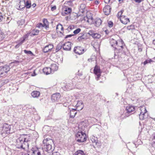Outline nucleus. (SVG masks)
I'll list each match as a JSON object with an SVG mask.
<instances>
[{
	"mask_svg": "<svg viewBox=\"0 0 155 155\" xmlns=\"http://www.w3.org/2000/svg\"><path fill=\"white\" fill-rule=\"evenodd\" d=\"M30 138L26 135H22L16 140L15 146L18 148H21L24 150L28 149L29 142Z\"/></svg>",
	"mask_w": 155,
	"mask_h": 155,
	"instance_id": "nucleus-1",
	"label": "nucleus"
},
{
	"mask_svg": "<svg viewBox=\"0 0 155 155\" xmlns=\"http://www.w3.org/2000/svg\"><path fill=\"white\" fill-rule=\"evenodd\" d=\"M125 46H124V42L122 40L117 41V44L116 47H115L114 49V57L120 56L123 54H125Z\"/></svg>",
	"mask_w": 155,
	"mask_h": 155,
	"instance_id": "nucleus-2",
	"label": "nucleus"
},
{
	"mask_svg": "<svg viewBox=\"0 0 155 155\" xmlns=\"http://www.w3.org/2000/svg\"><path fill=\"white\" fill-rule=\"evenodd\" d=\"M75 135L76 140L78 142H83L86 140V134L82 132H78Z\"/></svg>",
	"mask_w": 155,
	"mask_h": 155,
	"instance_id": "nucleus-3",
	"label": "nucleus"
},
{
	"mask_svg": "<svg viewBox=\"0 0 155 155\" xmlns=\"http://www.w3.org/2000/svg\"><path fill=\"white\" fill-rule=\"evenodd\" d=\"M10 125L6 123H4L3 125L2 131L1 132V134L3 137L6 136L7 134L10 133Z\"/></svg>",
	"mask_w": 155,
	"mask_h": 155,
	"instance_id": "nucleus-4",
	"label": "nucleus"
},
{
	"mask_svg": "<svg viewBox=\"0 0 155 155\" xmlns=\"http://www.w3.org/2000/svg\"><path fill=\"white\" fill-rule=\"evenodd\" d=\"M72 9L68 7V21L74 20L77 18V14L74 12H72Z\"/></svg>",
	"mask_w": 155,
	"mask_h": 155,
	"instance_id": "nucleus-5",
	"label": "nucleus"
},
{
	"mask_svg": "<svg viewBox=\"0 0 155 155\" xmlns=\"http://www.w3.org/2000/svg\"><path fill=\"white\" fill-rule=\"evenodd\" d=\"M94 73L97 76V77L96 78V79L97 80H98L101 76V73L100 68L97 65H96L95 66L94 69Z\"/></svg>",
	"mask_w": 155,
	"mask_h": 155,
	"instance_id": "nucleus-6",
	"label": "nucleus"
},
{
	"mask_svg": "<svg viewBox=\"0 0 155 155\" xmlns=\"http://www.w3.org/2000/svg\"><path fill=\"white\" fill-rule=\"evenodd\" d=\"M74 51L76 54L79 55L83 54L85 51L84 49L81 46L75 47Z\"/></svg>",
	"mask_w": 155,
	"mask_h": 155,
	"instance_id": "nucleus-7",
	"label": "nucleus"
},
{
	"mask_svg": "<svg viewBox=\"0 0 155 155\" xmlns=\"http://www.w3.org/2000/svg\"><path fill=\"white\" fill-rule=\"evenodd\" d=\"M68 1L65 2L62 6L61 15L63 16H65L68 14Z\"/></svg>",
	"mask_w": 155,
	"mask_h": 155,
	"instance_id": "nucleus-8",
	"label": "nucleus"
},
{
	"mask_svg": "<svg viewBox=\"0 0 155 155\" xmlns=\"http://www.w3.org/2000/svg\"><path fill=\"white\" fill-rule=\"evenodd\" d=\"M10 70L9 66L7 65L0 67V72L2 74L7 73Z\"/></svg>",
	"mask_w": 155,
	"mask_h": 155,
	"instance_id": "nucleus-9",
	"label": "nucleus"
},
{
	"mask_svg": "<svg viewBox=\"0 0 155 155\" xmlns=\"http://www.w3.org/2000/svg\"><path fill=\"white\" fill-rule=\"evenodd\" d=\"M61 95L59 93H56L52 94L51 96V99L53 102H58L60 100Z\"/></svg>",
	"mask_w": 155,
	"mask_h": 155,
	"instance_id": "nucleus-10",
	"label": "nucleus"
},
{
	"mask_svg": "<svg viewBox=\"0 0 155 155\" xmlns=\"http://www.w3.org/2000/svg\"><path fill=\"white\" fill-rule=\"evenodd\" d=\"M25 1L24 0H21L19 3L17 4L15 7L18 10H22L25 8Z\"/></svg>",
	"mask_w": 155,
	"mask_h": 155,
	"instance_id": "nucleus-11",
	"label": "nucleus"
},
{
	"mask_svg": "<svg viewBox=\"0 0 155 155\" xmlns=\"http://www.w3.org/2000/svg\"><path fill=\"white\" fill-rule=\"evenodd\" d=\"M142 109L144 110V112L142 111L139 115V117L140 120H143L147 117V111L145 107H142Z\"/></svg>",
	"mask_w": 155,
	"mask_h": 155,
	"instance_id": "nucleus-12",
	"label": "nucleus"
},
{
	"mask_svg": "<svg viewBox=\"0 0 155 155\" xmlns=\"http://www.w3.org/2000/svg\"><path fill=\"white\" fill-rule=\"evenodd\" d=\"M53 45L52 44H49L46 46L43 49V51L44 53H46L50 51L53 48Z\"/></svg>",
	"mask_w": 155,
	"mask_h": 155,
	"instance_id": "nucleus-13",
	"label": "nucleus"
},
{
	"mask_svg": "<svg viewBox=\"0 0 155 155\" xmlns=\"http://www.w3.org/2000/svg\"><path fill=\"white\" fill-rule=\"evenodd\" d=\"M111 8L109 5H106L103 9V12L105 15H109L111 11Z\"/></svg>",
	"mask_w": 155,
	"mask_h": 155,
	"instance_id": "nucleus-14",
	"label": "nucleus"
},
{
	"mask_svg": "<svg viewBox=\"0 0 155 155\" xmlns=\"http://www.w3.org/2000/svg\"><path fill=\"white\" fill-rule=\"evenodd\" d=\"M120 20L121 22L124 24H127L128 22H130L129 19L124 15L122 16L120 18Z\"/></svg>",
	"mask_w": 155,
	"mask_h": 155,
	"instance_id": "nucleus-15",
	"label": "nucleus"
},
{
	"mask_svg": "<svg viewBox=\"0 0 155 155\" xmlns=\"http://www.w3.org/2000/svg\"><path fill=\"white\" fill-rule=\"evenodd\" d=\"M56 31L58 34L59 33L60 34H62L63 32V28L62 25L60 24H58L56 26Z\"/></svg>",
	"mask_w": 155,
	"mask_h": 155,
	"instance_id": "nucleus-16",
	"label": "nucleus"
},
{
	"mask_svg": "<svg viewBox=\"0 0 155 155\" xmlns=\"http://www.w3.org/2000/svg\"><path fill=\"white\" fill-rule=\"evenodd\" d=\"M89 34L94 38L95 39L99 38L101 37V35L97 33H94L92 32H89Z\"/></svg>",
	"mask_w": 155,
	"mask_h": 155,
	"instance_id": "nucleus-17",
	"label": "nucleus"
},
{
	"mask_svg": "<svg viewBox=\"0 0 155 155\" xmlns=\"http://www.w3.org/2000/svg\"><path fill=\"white\" fill-rule=\"evenodd\" d=\"M110 43L111 46L115 48V47H116L117 44V41L113 38H111L110 39Z\"/></svg>",
	"mask_w": 155,
	"mask_h": 155,
	"instance_id": "nucleus-18",
	"label": "nucleus"
},
{
	"mask_svg": "<svg viewBox=\"0 0 155 155\" xmlns=\"http://www.w3.org/2000/svg\"><path fill=\"white\" fill-rule=\"evenodd\" d=\"M126 113L129 114L134 110L135 108L133 106H129L126 107Z\"/></svg>",
	"mask_w": 155,
	"mask_h": 155,
	"instance_id": "nucleus-19",
	"label": "nucleus"
},
{
	"mask_svg": "<svg viewBox=\"0 0 155 155\" xmlns=\"http://www.w3.org/2000/svg\"><path fill=\"white\" fill-rule=\"evenodd\" d=\"M43 143L45 145H51L53 143V141L51 139L46 138L43 140Z\"/></svg>",
	"mask_w": 155,
	"mask_h": 155,
	"instance_id": "nucleus-20",
	"label": "nucleus"
},
{
	"mask_svg": "<svg viewBox=\"0 0 155 155\" xmlns=\"http://www.w3.org/2000/svg\"><path fill=\"white\" fill-rule=\"evenodd\" d=\"M43 71L44 74L46 75L51 73V69L50 68V67H47L44 68L43 69Z\"/></svg>",
	"mask_w": 155,
	"mask_h": 155,
	"instance_id": "nucleus-21",
	"label": "nucleus"
},
{
	"mask_svg": "<svg viewBox=\"0 0 155 155\" xmlns=\"http://www.w3.org/2000/svg\"><path fill=\"white\" fill-rule=\"evenodd\" d=\"M31 95L33 97L38 98L40 95V93L38 91H34L31 93Z\"/></svg>",
	"mask_w": 155,
	"mask_h": 155,
	"instance_id": "nucleus-22",
	"label": "nucleus"
},
{
	"mask_svg": "<svg viewBox=\"0 0 155 155\" xmlns=\"http://www.w3.org/2000/svg\"><path fill=\"white\" fill-rule=\"evenodd\" d=\"M51 70V73H53L54 71H56L58 70V67L56 64H51V67L50 68Z\"/></svg>",
	"mask_w": 155,
	"mask_h": 155,
	"instance_id": "nucleus-23",
	"label": "nucleus"
},
{
	"mask_svg": "<svg viewBox=\"0 0 155 155\" xmlns=\"http://www.w3.org/2000/svg\"><path fill=\"white\" fill-rule=\"evenodd\" d=\"M77 113L76 109H72L70 111V118H74Z\"/></svg>",
	"mask_w": 155,
	"mask_h": 155,
	"instance_id": "nucleus-24",
	"label": "nucleus"
},
{
	"mask_svg": "<svg viewBox=\"0 0 155 155\" xmlns=\"http://www.w3.org/2000/svg\"><path fill=\"white\" fill-rule=\"evenodd\" d=\"M87 39L86 34H84L79 36L78 38V41H82V40H85Z\"/></svg>",
	"mask_w": 155,
	"mask_h": 155,
	"instance_id": "nucleus-25",
	"label": "nucleus"
},
{
	"mask_svg": "<svg viewBox=\"0 0 155 155\" xmlns=\"http://www.w3.org/2000/svg\"><path fill=\"white\" fill-rule=\"evenodd\" d=\"M45 148V150L49 152V151H52V146L51 144L48 145H44Z\"/></svg>",
	"mask_w": 155,
	"mask_h": 155,
	"instance_id": "nucleus-26",
	"label": "nucleus"
},
{
	"mask_svg": "<svg viewBox=\"0 0 155 155\" xmlns=\"http://www.w3.org/2000/svg\"><path fill=\"white\" fill-rule=\"evenodd\" d=\"M102 22V21L101 19L99 18H97L95 20V25L96 27H99L101 24Z\"/></svg>",
	"mask_w": 155,
	"mask_h": 155,
	"instance_id": "nucleus-27",
	"label": "nucleus"
},
{
	"mask_svg": "<svg viewBox=\"0 0 155 155\" xmlns=\"http://www.w3.org/2000/svg\"><path fill=\"white\" fill-rule=\"evenodd\" d=\"M31 6V2L30 1L27 0L26 2H25V7L27 8H29Z\"/></svg>",
	"mask_w": 155,
	"mask_h": 155,
	"instance_id": "nucleus-28",
	"label": "nucleus"
},
{
	"mask_svg": "<svg viewBox=\"0 0 155 155\" xmlns=\"http://www.w3.org/2000/svg\"><path fill=\"white\" fill-rule=\"evenodd\" d=\"M73 155H85L84 151L81 150L77 151Z\"/></svg>",
	"mask_w": 155,
	"mask_h": 155,
	"instance_id": "nucleus-29",
	"label": "nucleus"
},
{
	"mask_svg": "<svg viewBox=\"0 0 155 155\" xmlns=\"http://www.w3.org/2000/svg\"><path fill=\"white\" fill-rule=\"evenodd\" d=\"M44 24H43L44 27L47 28H48V21L46 19H44L43 20Z\"/></svg>",
	"mask_w": 155,
	"mask_h": 155,
	"instance_id": "nucleus-30",
	"label": "nucleus"
},
{
	"mask_svg": "<svg viewBox=\"0 0 155 155\" xmlns=\"http://www.w3.org/2000/svg\"><path fill=\"white\" fill-rule=\"evenodd\" d=\"M63 49L65 51H68V42H65L64 44H63L62 46Z\"/></svg>",
	"mask_w": 155,
	"mask_h": 155,
	"instance_id": "nucleus-31",
	"label": "nucleus"
},
{
	"mask_svg": "<svg viewBox=\"0 0 155 155\" xmlns=\"http://www.w3.org/2000/svg\"><path fill=\"white\" fill-rule=\"evenodd\" d=\"M28 36L27 35H24L23 37V39L21 40L18 43L20 45H21L25 40V39L28 38Z\"/></svg>",
	"mask_w": 155,
	"mask_h": 155,
	"instance_id": "nucleus-32",
	"label": "nucleus"
},
{
	"mask_svg": "<svg viewBox=\"0 0 155 155\" xmlns=\"http://www.w3.org/2000/svg\"><path fill=\"white\" fill-rule=\"evenodd\" d=\"M28 36L27 35H24L23 37V39L21 40L18 43L20 45H21L25 40V39L28 38Z\"/></svg>",
	"mask_w": 155,
	"mask_h": 155,
	"instance_id": "nucleus-33",
	"label": "nucleus"
},
{
	"mask_svg": "<svg viewBox=\"0 0 155 155\" xmlns=\"http://www.w3.org/2000/svg\"><path fill=\"white\" fill-rule=\"evenodd\" d=\"M83 102L81 101H78L77 104L76 105V106L77 107L81 105L82 107H81V110L83 109Z\"/></svg>",
	"mask_w": 155,
	"mask_h": 155,
	"instance_id": "nucleus-34",
	"label": "nucleus"
},
{
	"mask_svg": "<svg viewBox=\"0 0 155 155\" xmlns=\"http://www.w3.org/2000/svg\"><path fill=\"white\" fill-rule=\"evenodd\" d=\"M79 10L82 13H84L85 10L84 4H81V5Z\"/></svg>",
	"mask_w": 155,
	"mask_h": 155,
	"instance_id": "nucleus-35",
	"label": "nucleus"
},
{
	"mask_svg": "<svg viewBox=\"0 0 155 155\" xmlns=\"http://www.w3.org/2000/svg\"><path fill=\"white\" fill-rule=\"evenodd\" d=\"M8 81V80H3L0 81V88L4 85L5 84L7 83Z\"/></svg>",
	"mask_w": 155,
	"mask_h": 155,
	"instance_id": "nucleus-36",
	"label": "nucleus"
},
{
	"mask_svg": "<svg viewBox=\"0 0 155 155\" xmlns=\"http://www.w3.org/2000/svg\"><path fill=\"white\" fill-rule=\"evenodd\" d=\"M25 23V20L22 19L19 20L17 22V24L18 26L23 25Z\"/></svg>",
	"mask_w": 155,
	"mask_h": 155,
	"instance_id": "nucleus-37",
	"label": "nucleus"
},
{
	"mask_svg": "<svg viewBox=\"0 0 155 155\" xmlns=\"http://www.w3.org/2000/svg\"><path fill=\"white\" fill-rule=\"evenodd\" d=\"M127 29L129 30H131L135 29V27L134 25H131L127 27Z\"/></svg>",
	"mask_w": 155,
	"mask_h": 155,
	"instance_id": "nucleus-38",
	"label": "nucleus"
},
{
	"mask_svg": "<svg viewBox=\"0 0 155 155\" xmlns=\"http://www.w3.org/2000/svg\"><path fill=\"white\" fill-rule=\"evenodd\" d=\"M5 17H3L1 13H0V22H2V23H4L5 20Z\"/></svg>",
	"mask_w": 155,
	"mask_h": 155,
	"instance_id": "nucleus-39",
	"label": "nucleus"
},
{
	"mask_svg": "<svg viewBox=\"0 0 155 155\" xmlns=\"http://www.w3.org/2000/svg\"><path fill=\"white\" fill-rule=\"evenodd\" d=\"M39 32V30L38 29H34L32 31V34L33 35H38Z\"/></svg>",
	"mask_w": 155,
	"mask_h": 155,
	"instance_id": "nucleus-40",
	"label": "nucleus"
},
{
	"mask_svg": "<svg viewBox=\"0 0 155 155\" xmlns=\"http://www.w3.org/2000/svg\"><path fill=\"white\" fill-rule=\"evenodd\" d=\"M124 12V10H121L117 14V16L120 19V18L122 16V15Z\"/></svg>",
	"mask_w": 155,
	"mask_h": 155,
	"instance_id": "nucleus-41",
	"label": "nucleus"
},
{
	"mask_svg": "<svg viewBox=\"0 0 155 155\" xmlns=\"http://www.w3.org/2000/svg\"><path fill=\"white\" fill-rule=\"evenodd\" d=\"M153 61L151 59H147L143 63V64L145 65L148 63H150Z\"/></svg>",
	"mask_w": 155,
	"mask_h": 155,
	"instance_id": "nucleus-42",
	"label": "nucleus"
},
{
	"mask_svg": "<svg viewBox=\"0 0 155 155\" xmlns=\"http://www.w3.org/2000/svg\"><path fill=\"white\" fill-rule=\"evenodd\" d=\"M81 31V29L80 28H78L73 31V33L74 35H76L79 33Z\"/></svg>",
	"mask_w": 155,
	"mask_h": 155,
	"instance_id": "nucleus-43",
	"label": "nucleus"
},
{
	"mask_svg": "<svg viewBox=\"0 0 155 155\" xmlns=\"http://www.w3.org/2000/svg\"><path fill=\"white\" fill-rule=\"evenodd\" d=\"M62 48V46L60 45H58L56 48L55 49L56 52H57L60 49Z\"/></svg>",
	"mask_w": 155,
	"mask_h": 155,
	"instance_id": "nucleus-44",
	"label": "nucleus"
},
{
	"mask_svg": "<svg viewBox=\"0 0 155 155\" xmlns=\"http://www.w3.org/2000/svg\"><path fill=\"white\" fill-rule=\"evenodd\" d=\"M33 153L35 154V155H41V152L38 150L33 151Z\"/></svg>",
	"mask_w": 155,
	"mask_h": 155,
	"instance_id": "nucleus-45",
	"label": "nucleus"
},
{
	"mask_svg": "<svg viewBox=\"0 0 155 155\" xmlns=\"http://www.w3.org/2000/svg\"><path fill=\"white\" fill-rule=\"evenodd\" d=\"M36 26L39 28H41L44 27L43 25L41 23H40L37 24Z\"/></svg>",
	"mask_w": 155,
	"mask_h": 155,
	"instance_id": "nucleus-46",
	"label": "nucleus"
},
{
	"mask_svg": "<svg viewBox=\"0 0 155 155\" xmlns=\"http://www.w3.org/2000/svg\"><path fill=\"white\" fill-rule=\"evenodd\" d=\"M64 85L62 87V88L64 91H67L68 88V86L66 84L65 85V84L64 83Z\"/></svg>",
	"mask_w": 155,
	"mask_h": 155,
	"instance_id": "nucleus-47",
	"label": "nucleus"
},
{
	"mask_svg": "<svg viewBox=\"0 0 155 155\" xmlns=\"http://www.w3.org/2000/svg\"><path fill=\"white\" fill-rule=\"evenodd\" d=\"M74 1V0H70L69 1H68V5L72 7L73 6V4L72 2Z\"/></svg>",
	"mask_w": 155,
	"mask_h": 155,
	"instance_id": "nucleus-48",
	"label": "nucleus"
},
{
	"mask_svg": "<svg viewBox=\"0 0 155 155\" xmlns=\"http://www.w3.org/2000/svg\"><path fill=\"white\" fill-rule=\"evenodd\" d=\"M113 25V22L111 21H109L108 22V26L110 28L112 27Z\"/></svg>",
	"mask_w": 155,
	"mask_h": 155,
	"instance_id": "nucleus-49",
	"label": "nucleus"
},
{
	"mask_svg": "<svg viewBox=\"0 0 155 155\" xmlns=\"http://www.w3.org/2000/svg\"><path fill=\"white\" fill-rule=\"evenodd\" d=\"M75 28V27L73 25H69L68 26V30H69V29L70 30H73Z\"/></svg>",
	"mask_w": 155,
	"mask_h": 155,
	"instance_id": "nucleus-50",
	"label": "nucleus"
},
{
	"mask_svg": "<svg viewBox=\"0 0 155 155\" xmlns=\"http://www.w3.org/2000/svg\"><path fill=\"white\" fill-rule=\"evenodd\" d=\"M24 51L25 53H26L27 54H32V52L31 51H27L26 50H24Z\"/></svg>",
	"mask_w": 155,
	"mask_h": 155,
	"instance_id": "nucleus-51",
	"label": "nucleus"
},
{
	"mask_svg": "<svg viewBox=\"0 0 155 155\" xmlns=\"http://www.w3.org/2000/svg\"><path fill=\"white\" fill-rule=\"evenodd\" d=\"M4 38V33L0 34V41L2 40Z\"/></svg>",
	"mask_w": 155,
	"mask_h": 155,
	"instance_id": "nucleus-52",
	"label": "nucleus"
},
{
	"mask_svg": "<svg viewBox=\"0 0 155 155\" xmlns=\"http://www.w3.org/2000/svg\"><path fill=\"white\" fill-rule=\"evenodd\" d=\"M19 62H20L19 61H15L13 62H12L11 63H10V64L11 65V64H13V63H16V64H19Z\"/></svg>",
	"mask_w": 155,
	"mask_h": 155,
	"instance_id": "nucleus-53",
	"label": "nucleus"
},
{
	"mask_svg": "<svg viewBox=\"0 0 155 155\" xmlns=\"http://www.w3.org/2000/svg\"><path fill=\"white\" fill-rule=\"evenodd\" d=\"M96 139H91V140L93 142V143H95L96 142V141H97V138H96Z\"/></svg>",
	"mask_w": 155,
	"mask_h": 155,
	"instance_id": "nucleus-54",
	"label": "nucleus"
},
{
	"mask_svg": "<svg viewBox=\"0 0 155 155\" xmlns=\"http://www.w3.org/2000/svg\"><path fill=\"white\" fill-rule=\"evenodd\" d=\"M56 8V6H54L51 8V10L52 11H53L55 10Z\"/></svg>",
	"mask_w": 155,
	"mask_h": 155,
	"instance_id": "nucleus-55",
	"label": "nucleus"
},
{
	"mask_svg": "<svg viewBox=\"0 0 155 155\" xmlns=\"http://www.w3.org/2000/svg\"><path fill=\"white\" fill-rule=\"evenodd\" d=\"M95 145H97V146H99L100 145V142H98L97 141L95 143Z\"/></svg>",
	"mask_w": 155,
	"mask_h": 155,
	"instance_id": "nucleus-56",
	"label": "nucleus"
},
{
	"mask_svg": "<svg viewBox=\"0 0 155 155\" xmlns=\"http://www.w3.org/2000/svg\"><path fill=\"white\" fill-rule=\"evenodd\" d=\"M135 2L138 3H140L142 1V0H134Z\"/></svg>",
	"mask_w": 155,
	"mask_h": 155,
	"instance_id": "nucleus-57",
	"label": "nucleus"
},
{
	"mask_svg": "<svg viewBox=\"0 0 155 155\" xmlns=\"http://www.w3.org/2000/svg\"><path fill=\"white\" fill-rule=\"evenodd\" d=\"M110 0H104V1L105 3L108 4L110 2Z\"/></svg>",
	"mask_w": 155,
	"mask_h": 155,
	"instance_id": "nucleus-58",
	"label": "nucleus"
},
{
	"mask_svg": "<svg viewBox=\"0 0 155 155\" xmlns=\"http://www.w3.org/2000/svg\"><path fill=\"white\" fill-rule=\"evenodd\" d=\"M36 75H37V74H36V73H35V71H34L33 73L32 74H31V75H32V76H36Z\"/></svg>",
	"mask_w": 155,
	"mask_h": 155,
	"instance_id": "nucleus-59",
	"label": "nucleus"
},
{
	"mask_svg": "<svg viewBox=\"0 0 155 155\" xmlns=\"http://www.w3.org/2000/svg\"><path fill=\"white\" fill-rule=\"evenodd\" d=\"M20 45H19V44H17L15 46V48H19V46Z\"/></svg>",
	"mask_w": 155,
	"mask_h": 155,
	"instance_id": "nucleus-60",
	"label": "nucleus"
},
{
	"mask_svg": "<svg viewBox=\"0 0 155 155\" xmlns=\"http://www.w3.org/2000/svg\"><path fill=\"white\" fill-rule=\"evenodd\" d=\"M152 140L153 141V142L154 141H155V133H154V136L153 137Z\"/></svg>",
	"mask_w": 155,
	"mask_h": 155,
	"instance_id": "nucleus-61",
	"label": "nucleus"
},
{
	"mask_svg": "<svg viewBox=\"0 0 155 155\" xmlns=\"http://www.w3.org/2000/svg\"><path fill=\"white\" fill-rule=\"evenodd\" d=\"M61 62H62L61 60V58H60L59 61H57V63L58 64H59V63H61Z\"/></svg>",
	"mask_w": 155,
	"mask_h": 155,
	"instance_id": "nucleus-62",
	"label": "nucleus"
},
{
	"mask_svg": "<svg viewBox=\"0 0 155 155\" xmlns=\"http://www.w3.org/2000/svg\"><path fill=\"white\" fill-rule=\"evenodd\" d=\"M64 106L65 107H67L68 105L67 103H65L64 104Z\"/></svg>",
	"mask_w": 155,
	"mask_h": 155,
	"instance_id": "nucleus-63",
	"label": "nucleus"
},
{
	"mask_svg": "<svg viewBox=\"0 0 155 155\" xmlns=\"http://www.w3.org/2000/svg\"><path fill=\"white\" fill-rule=\"evenodd\" d=\"M152 146L153 147H155V141H154L152 144Z\"/></svg>",
	"mask_w": 155,
	"mask_h": 155,
	"instance_id": "nucleus-64",
	"label": "nucleus"
}]
</instances>
